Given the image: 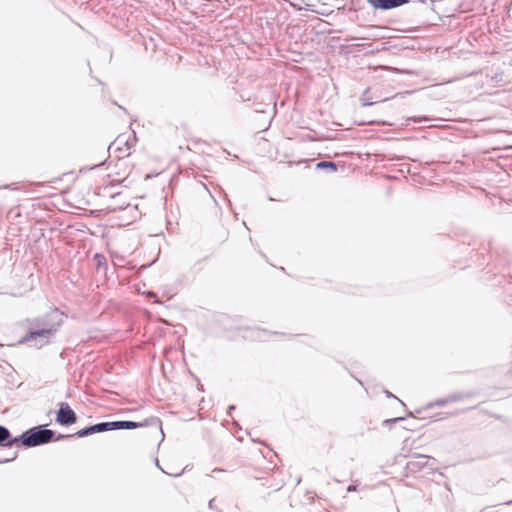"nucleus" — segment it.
<instances>
[{"instance_id": "12", "label": "nucleus", "mask_w": 512, "mask_h": 512, "mask_svg": "<svg viewBox=\"0 0 512 512\" xmlns=\"http://www.w3.org/2000/svg\"><path fill=\"white\" fill-rule=\"evenodd\" d=\"M447 399H448V402H457V401H460L461 399H463V395L460 393H455V394L449 395L447 397Z\"/></svg>"}, {"instance_id": "11", "label": "nucleus", "mask_w": 512, "mask_h": 512, "mask_svg": "<svg viewBox=\"0 0 512 512\" xmlns=\"http://www.w3.org/2000/svg\"><path fill=\"white\" fill-rule=\"evenodd\" d=\"M369 93V89H366L361 96V101L364 106H371L375 103L374 101H372L371 97L369 96Z\"/></svg>"}, {"instance_id": "9", "label": "nucleus", "mask_w": 512, "mask_h": 512, "mask_svg": "<svg viewBox=\"0 0 512 512\" xmlns=\"http://www.w3.org/2000/svg\"><path fill=\"white\" fill-rule=\"evenodd\" d=\"M17 444V437H13L7 427L0 425V446L10 448Z\"/></svg>"}, {"instance_id": "16", "label": "nucleus", "mask_w": 512, "mask_h": 512, "mask_svg": "<svg viewBox=\"0 0 512 512\" xmlns=\"http://www.w3.org/2000/svg\"><path fill=\"white\" fill-rule=\"evenodd\" d=\"M447 403H449V402H448V399H447V398H445V399L437 400L435 404H436L437 406H444V405H445V404H447Z\"/></svg>"}, {"instance_id": "8", "label": "nucleus", "mask_w": 512, "mask_h": 512, "mask_svg": "<svg viewBox=\"0 0 512 512\" xmlns=\"http://www.w3.org/2000/svg\"><path fill=\"white\" fill-rule=\"evenodd\" d=\"M410 0H367L375 9L390 10L407 4Z\"/></svg>"}, {"instance_id": "13", "label": "nucleus", "mask_w": 512, "mask_h": 512, "mask_svg": "<svg viewBox=\"0 0 512 512\" xmlns=\"http://www.w3.org/2000/svg\"><path fill=\"white\" fill-rule=\"evenodd\" d=\"M94 259L96 260L98 266L106 264V258L101 254H95Z\"/></svg>"}, {"instance_id": "6", "label": "nucleus", "mask_w": 512, "mask_h": 512, "mask_svg": "<svg viewBox=\"0 0 512 512\" xmlns=\"http://www.w3.org/2000/svg\"><path fill=\"white\" fill-rule=\"evenodd\" d=\"M136 143V136L133 132L132 135L125 136L124 134L119 135L115 141L109 146V149L116 146V150L120 153L128 152Z\"/></svg>"}, {"instance_id": "20", "label": "nucleus", "mask_w": 512, "mask_h": 512, "mask_svg": "<svg viewBox=\"0 0 512 512\" xmlns=\"http://www.w3.org/2000/svg\"><path fill=\"white\" fill-rule=\"evenodd\" d=\"M15 458H16V454L11 459H4V460L0 461V463H7V462L14 460Z\"/></svg>"}, {"instance_id": "7", "label": "nucleus", "mask_w": 512, "mask_h": 512, "mask_svg": "<svg viewBox=\"0 0 512 512\" xmlns=\"http://www.w3.org/2000/svg\"><path fill=\"white\" fill-rule=\"evenodd\" d=\"M430 459H431L430 456L422 455V454H415L406 463L405 469L408 474L417 473L427 465V463Z\"/></svg>"}, {"instance_id": "10", "label": "nucleus", "mask_w": 512, "mask_h": 512, "mask_svg": "<svg viewBox=\"0 0 512 512\" xmlns=\"http://www.w3.org/2000/svg\"><path fill=\"white\" fill-rule=\"evenodd\" d=\"M317 169H329L332 172L337 171L336 163L332 161H321L316 164Z\"/></svg>"}, {"instance_id": "3", "label": "nucleus", "mask_w": 512, "mask_h": 512, "mask_svg": "<svg viewBox=\"0 0 512 512\" xmlns=\"http://www.w3.org/2000/svg\"><path fill=\"white\" fill-rule=\"evenodd\" d=\"M64 314L59 309L54 308L46 314L28 320V330H49L50 333H56L63 324Z\"/></svg>"}, {"instance_id": "17", "label": "nucleus", "mask_w": 512, "mask_h": 512, "mask_svg": "<svg viewBox=\"0 0 512 512\" xmlns=\"http://www.w3.org/2000/svg\"><path fill=\"white\" fill-rule=\"evenodd\" d=\"M357 490V486L354 484H351L347 487V492H354Z\"/></svg>"}, {"instance_id": "14", "label": "nucleus", "mask_w": 512, "mask_h": 512, "mask_svg": "<svg viewBox=\"0 0 512 512\" xmlns=\"http://www.w3.org/2000/svg\"><path fill=\"white\" fill-rule=\"evenodd\" d=\"M403 419H404L403 417H395V418H392V419H386V420L383 421V424L387 425V424H390V423H395V422L402 421Z\"/></svg>"}, {"instance_id": "4", "label": "nucleus", "mask_w": 512, "mask_h": 512, "mask_svg": "<svg viewBox=\"0 0 512 512\" xmlns=\"http://www.w3.org/2000/svg\"><path fill=\"white\" fill-rule=\"evenodd\" d=\"M53 336L54 333H50L49 330H29L22 342H30L33 343V346L41 348L48 344Z\"/></svg>"}, {"instance_id": "19", "label": "nucleus", "mask_w": 512, "mask_h": 512, "mask_svg": "<svg viewBox=\"0 0 512 512\" xmlns=\"http://www.w3.org/2000/svg\"><path fill=\"white\" fill-rule=\"evenodd\" d=\"M213 474H223L225 473V470L223 469H220V468H215L213 471H212Z\"/></svg>"}, {"instance_id": "22", "label": "nucleus", "mask_w": 512, "mask_h": 512, "mask_svg": "<svg viewBox=\"0 0 512 512\" xmlns=\"http://www.w3.org/2000/svg\"><path fill=\"white\" fill-rule=\"evenodd\" d=\"M117 196H119V193L112 195V198H116Z\"/></svg>"}, {"instance_id": "5", "label": "nucleus", "mask_w": 512, "mask_h": 512, "mask_svg": "<svg viewBox=\"0 0 512 512\" xmlns=\"http://www.w3.org/2000/svg\"><path fill=\"white\" fill-rule=\"evenodd\" d=\"M77 421L76 413L71 409L68 403H59V409L56 415V422L63 426H69Z\"/></svg>"}, {"instance_id": "18", "label": "nucleus", "mask_w": 512, "mask_h": 512, "mask_svg": "<svg viewBox=\"0 0 512 512\" xmlns=\"http://www.w3.org/2000/svg\"><path fill=\"white\" fill-rule=\"evenodd\" d=\"M213 502H214V499H211L209 501V509L212 510L213 512H221L220 510H215V507H213Z\"/></svg>"}, {"instance_id": "21", "label": "nucleus", "mask_w": 512, "mask_h": 512, "mask_svg": "<svg viewBox=\"0 0 512 512\" xmlns=\"http://www.w3.org/2000/svg\"><path fill=\"white\" fill-rule=\"evenodd\" d=\"M233 409H235V406H233V405L229 406V407H228V413H229L230 411H233Z\"/></svg>"}, {"instance_id": "15", "label": "nucleus", "mask_w": 512, "mask_h": 512, "mask_svg": "<svg viewBox=\"0 0 512 512\" xmlns=\"http://www.w3.org/2000/svg\"><path fill=\"white\" fill-rule=\"evenodd\" d=\"M385 393H386V396H387L388 398H394V399H397V400L401 403V405H402V406H405V404H404L400 399H398L395 395H393L391 392L386 391Z\"/></svg>"}, {"instance_id": "23", "label": "nucleus", "mask_w": 512, "mask_h": 512, "mask_svg": "<svg viewBox=\"0 0 512 512\" xmlns=\"http://www.w3.org/2000/svg\"><path fill=\"white\" fill-rule=\"evenodd\" d=\"M511 503H512V500H511V501L506 502V504H511Z\"/></svg>"}, {"instance_id": "2", "label": "nucleus", "mask_w": 512, "mask_h": 512, "mask_svg": "<svg viewBox=\"0 0 512 512\" xmlns=\"http://www.w3.org/2000/svg\"><path fill=\"white\" fill-rule=\"evenodd\" d=\"M147 422H135L130 420H118L111 422H99L94 425L84 427L78 430L73 436L83 438L95 433H102L112 430H133L139 427L146 426Z\"/></svg>"}, {"instance_id": "1", "label": "nucleus", "mask_w": 512, "mask_h": 512, "mask_svg": "<svg viewBox=\"0 0 512 512\" xmlns=\"http://www.w3.org/2000/svg\"><path fill=\"white\" fill-rule=\"evenodd\" d=\"M70 437L71 435H56L55 431L47 429L43 425H38L24 431L20 436L17 437V440L18 444H21L27 448H31Z\"/></svg>"}]
</instances>
